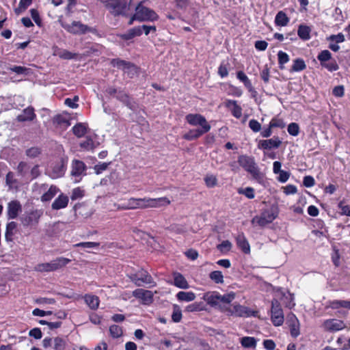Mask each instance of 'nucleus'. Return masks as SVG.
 Here are the masks:
<instances>
[{
    "label": "nucleus",
    "mask_w": 350,
    "mask_h": 350,
    "mask_svg": "<svg viewBox=\"0 0 350 350\" xmlns=\"http://www.w3.org/2000/svg\"><path fill=\"white\" fill-rule=\"evenodd\" d=\"M265 291L267 292L272 291L274 294L275 297L271 301V319L275 326H280L284 323V317L283 310L276 298L282 295V297L289 300L288 302H285V304L286 307L291 308L295 305L293 302L294 297L293 295L288 293L287 295L284 294L281 291L280 288L275 289L271 284L266 282H264V291Z\"/></svg>",
    "instance_id": "f257e3e1"
},
{
    "label": "nucleus",
    "mask_w": 350,
    "mask_h": 350,
    "mask_svg": "<svg viewBox=\"0 0 350 350\" xmlns=\"http://www.w3.org/2000/svg\"><path fill=\"white\" fill-rule=\"evenodd\" d=\"M170 204V200L166 197L150 198H130L124 203L118 205V210L144 209L148 208H158L161 206H167Z\"/></svg>",
    "instance_id": "f03ea898"
},
{
    "label": "nucleus",
    "mask_w": 350,
    "mask_h": 350,
    "mask_svg": "<svg viewBox=\"0 0 350 350\" xmlns=\"http://www.w3.org/2000/svg\"><path fill=\"white\" fill-rule=\"evenodd\" d=\"M185 120L191 126H200V128L191 129L183 135L186 140L191 141L196 139L208 133L211 130V125L206 119L199 113H189L185 116Z\"/></svg>",
    "instance_id": "7ed1b4c3"
},
{
    "label": "nucleus",
    "mask_w": 350,
    "mask_h": 350,
    "mask_svg": "<svg viewBox=\"0 0 350 350\" xmlns=\"http://www.w3.org/2000/svg\"><path fill=\"white\" fill-rule=\"evenodd\" d=\"M113 16H126L129 5L126 0H99Z\"/></svg>",
    "instance_id": "20e7f679"
},
{
    "label": "nucleus",
    "mask_w": 350,
    "mask_h": 350,
    "mask_svg": "<svg viewBox=\"0 0 350 350\" xmlns=\"http://www.w3.org/2000/svg\"><path fill=\"white\" fill-rule=\"evenodd\" d=\"M221 312H226L228 316L247 318L256 315V312L249 308L235 303L230 306H224Z\"/></svg>",
    "instance_id": "39448f33"
},
{
    "label": "nucleus",
    "mask_w": 350,
    "mask_h": 350,
    "mask_svg": "<svg viewBox=\"0 0 350 350\" xmlns=\"http://www.w3.org/2000/svg\"><path fill=\"white\" fill-rule=\"evenodd\" d=\"M70 260L64 257H59L49 262L40 263L35 267V270L39 272L54 271L65 267Z\"/></svg>",
    "instance_id": "423d86ee"
},
{
    "label": "nucleus",
    "mask_w": 350,
    "mask_h": 350,
    "mask_svg": "<svg viewBox=\"0 0 350 350\" xmlns=\"http://www.w3.org/2000/svg\"><path fill=\"white\" fill-rule=\"evenodd\" d=\"M135 16L139 22L155 21L159 18L158 14L153 10L143 5L142 2L135 8Z\"/></svg>",
    "instance_id": "0eeeda50"
},
{
    "label": "nucleus",
    "mask_w": 350,
    "mask_h": 350,
    "mask_svg": "<svg viewBox=\"0 0 350 350\" xmlns=\"http://www.w3.org/2000/svg\"><path fill=\"white\" fill-rule=\"evenodd\" d=\"M59 21L64 29L72 34H84L88 31H92V28L79 21H73L71 24H68L61 20Z\"/></svg>",
    "instance_id": "6e6552de"
},
{
    "label": "nucleus",
    "mask_w": 350,
    "mask_h": 350,
    "mask_svg": "<svg viewBox=\"0 0 350 350\" xmlns=\"http://www.w3.org/2000/svg\"><path fill=\"white\" fill-rule=\"evenodd\" d=\"M132 282L137 286H142L145 284L150 286H155V282L152 276L145 270H141L130 277Z\"/></svg>",
    "instance_id": "1a4fd4ad"
},
{
    "label": "nucleus",
    "mask_w": 350,
    "mask_h": 350,
    "mask_svg": "<svg viewBox=\"0 0 350 350\" xmlns=\"http://www.w3.org/2000/svg\"><path fill=\"white\" fill-rule=\"evenodd\" d=\"M86 170L87 166L83 161L77 159L72 161L70 175L75 183H79L86 175Z\"/></svg>",
    "instance_id": "9d476101"
},
{
    "label": "nucleus",
    "mask_w": 350,
    "mask_h": 350,
    "mask_svg": "<svg viewBox=\"0 0 350 350\" xmlns=\"http://www.w3.org/2000/svg\"><path fill=\"white\" fill-rule=\"evenodd\" d=\"M66 170V162L62 159L52 164L49 174L52 178H58L64 175Z\"/></svg>",
    "instance_id": "9b49d317"
},
{
    "label": "nucleus",
    "mask_w": 350,
    "mask_h": 350,
    "mask_svg": "<svg viewBox=\"0 0 350 350\" xmlns=\"http://www.w3.org/2000/svg\"><path fill=\"white\" fill-rule=\"evenodd\" d=\"M265 204L264 207V223H270L274 220L278 215V208L275 202L271 204Z\"/></svg>",
    "instance_id": "f8f14e48"
},
{
    "label": "nucleus",
    "mask_w": 350,
    "mask_h": 350,
    "mask_svg": "<svg viewBox=\"0 0 350 350\" xmlns=\"http://www.w3.org/2000/svg\"><path fill=\"white\" fill-rule=\"evenodd\" d=\"M323 327L326 331L334 332L345 329L346 327V325L344 321L341 320L331 319L325 321L323 322Z\"/></svg>",
    "instance_id": "ddd939ff"
},
{
    "label": "nucleus",
    "mask_w": 350,
    "mask_h": 350,
    "mask_svg": "<svg viewBox=\"0 0 350 350\" xmlns=\"http://www.w3.org/2000/svg\"><path fill=\"white\" fill-rule=\"evenodd\" d=\"M40 190L44 191V193L40 198L42 202H49L51 201L55 195L59 192V189L55 185H51L48 188V185L46 184H42L40 185Z\"/></svg>",
    "instance_id": "4468645a"
},
{
    "label": "nucleus",
    "mask_w": 350,
    "mask_h": 350,
    "mask_svg": "<svg viewBox=\"0 0 350 350\" xmlns=\"http://www.w3.org/2000/svg\"><path fill=\"white\" fill-rule=\"evenodd\" d=\"M238 162L239 165L253 176L257 174V169L253 159L247 156H240Z\"/></svg>",
    "instance_id": "2eb2a0df"
},
{
    "label": "nucleus",
    "mask_w": 350,
    "mask_h": 350,
    "mask_svg": "<svg viewBox=\"0 0 350 350\" xmlns=\"http://www.w3.org/2000/svg\"><path fill=\"white\" fill-rule=\"evenodd\" d=\"M133 295L140 299L144 304H149L153 301V294L150 291L137 288L133 292Z\"/></svg>",
    "instance_id": "dca6fc26"
},
{
    "label": "nucleus",
    "mask_w": 350,
    "mask_h": 350,
    "mask_svg": "<svg viewBox=\"0 0 350 350\" xmlns=\"http://www.w3.org/2000/svg\"><path fill=\"white\" fill-rule=\"evenodd\" d=\"M286 323L291 329V334L293 337H297L299 334V323L293 313L287 315Z\"/></svg>",
    "instance_id": "f3484780"
},
{
    "label": "nucleus",
    "mask_w": 350,
    "mask_h": 350,
    "mask_svg": "<svg viewBox=\"0 0 350 350\" xmlns=\"http://www.w3.org/2000/svg\"><path fill=\"white\" fill-rule=\"evenodd\" d=\"M202 299L212 307H218L221 310L224 307V306L219 305V293L218 292H207L204 294Z\"/></svg>",
    "instance_id": "a211bd4d"
},
{
    "label": "nucleus",
    "mask_w": 350,
    "mask_h": 350,
    "mask_svg": "<svg viewBox=\"0 0 350 350\" xmlns=\"http://www.w3.org/2000/svg\"><path fill=\"white\" fill-rule=\"evenodd\" d=\"M111 64L118 68L122 69L124 72L131 70L133 72H136L137 68L133 64L129 62L121 60L119 59H113L111 61Z\"/></svg>",
    "instance_id": "6ab92c4d"
},
{
    "label": "nucleus",
    "mask_w": 350,
    "mask_h": 350,
    "mask_svg": "<svg viewBox=\"0 0 350 350\" xmlns=\"http://www.w3.org/2000/svg\"><path fill=\"white\" fill-rule=\"evenodd\" d=\"M69 201L68 197L61 193L51 204L53 210H59L66 208Z\"/></svg>",
    "instance_id": "aec40b11"
},
{
    "label": "nucleus",
    "mask_w": 350,
    "mask_h": 350,
    "mask_svg": "<svg viewBox=\"0 0 350 350\" xmlns=\"http://www.w3.org/2000/svg\"><path fill=\"white\" fill-rule=\"evenodd\" d=\"M285 126V124L282 119L273 118L269 122V128L264 129V137H268L272 133L271 129L273 128L282 129Z\"/></svg>",
    "instance_id": "412c9836"
},
{
    "label": "nucleus",
    "mask_w": 350,
    "mask_h": 350,
    "mask_svg": "<svg viewBox=\"0 0 350 350\" xmlns=\"http://www.w3.org/2000/svg\"><path fill=\"white\" fill-rule=\"evenodd\" d=\"M30 170V165L26 161H21L17 165L16 172L19 176L27 180Z\"/></svg>",
    "instance_id": "4be33fe9"
},
{
    "label": "nucleus",
    "mask_w": 350,
    "mask_h": 350,
    "mask_svg": "<svg viewBox=\"0 0 350 350\" xmlns=\"http://www.w3.org/2000/svg\"><path fill=\"white\" fill-rule=\"evenodd\" d=\"M36 118L34 109L32 107H27L25 109L23 113L17 116L18 122L31 121Z\"/></svg>",
    "instance_id": "5701e85b"
},
{
    "label": "nucleus",
    "mask_w": 350,
    "mask_h": 350,
    "mask_svg": "<svg viewBox=\"0 0 350 350\" xmlns=\"http://www.w3.org/2000/svg\"><path fill=\"white\" fill-rule=\"evenodd\" d=\"M17 232V224L14 221L9 222L6 226L5 238L8 242L12 241L14 235Z\"/></svg>",
    "instance_id": "b1692460"
},
{
    "label": "nucleus",
    "mask_w": 350,
    "mask_h": 350,
    "mask_svg": "<svg viewBox=\"0 0 350 350\" xmlns=\"http://www.w3.org/2000/svg\"><path fill=\"white\" fill-rule=\"evenodd\" d=\"M226 106L231 111L235 118H240L241 117L242 109L238 105L237 101L228 100L226 103Z\"/></svg>",
    "instance_id": "393cba45"
},
{
    "label": "nucleus",
    "mask_w": 350,
    "mask_h": 350,
    "mask_svg": "<svg viewBox=\"0 0 350 350\" xmlns=\"http://www.w3.org/2000/svg\"><path fill=\"white\" fill-rule=\"evenodd\" d=\"M53 122L57 126L66 129L70 126L69 119L67 115L58 114L53 119Z\"/></svg>",
    "instance_id": "a878e982"
},
{
    "label": "nucleus",
    "mask_w": 350,
    "mask_h": 350,
    "mask_svg": "<svg viewBox=\"0 0 350 350\" xmlns=\"http://www.w3.org/2000/svg\"><path fill=\"white\" fill-rule=\"evenodd\" d=\"M238 247L245 254L250 253V246L243 234L238 235L236 240Z\"/></svg>",
    "instance_id": "bb28decb"
},
{
    "label": "nucleus",
    "mask_w": 350,
    "mask_h": 350,
    "mask_svg": "<svg viewBox=\"0 0 350 350\" xmlns=\"http://www.w3.org/2000/svg\"><path fill=\"white\" fill-rule=\"evenodd\" d=\"M21 211V204L17 201H12L8 204V214L10 218L14 219Z\"/></svg>",
    "instance_id": "cd10ccee"
},
{
    "label": "nucleus",
    "mask_w": 350,
    "mask_h": 350,
    "mask_svg": "<svg viewBox=\"0 0 350 350\" xmlns=\"http://www.w3.org/2000/svg\"><path fill=\"white\" fill-rule=\"evenodd\" d=\"M174 284L180 288L187 289L189 288L187 281L185 277L179 273H174Z\"/></svg>",
    "instance_id": "c85d7f7f"
},
{
    "label": "nucleus",
    "mask_w": 350,
    "mask_h": 350,
    "mask_svg": "<svg viewBox=\"0 0 350 350\" xmlns=\"http://www.w3.org/2000/svg\"><path fill=\"white\" fill-rule=\"evenodd\" d=\"M142 34V28L140 26L135 27L128 30L125 33L121 35V38L124 40H131L136 36H139Z\"/></svg>",
    "instance_id": "c756f323"
},
{
    "label": "nucleus",
    "mask_w": 350,
    "mask_h": 350,
    "mask_svg": "<svg viewBox=\"0 0 350 350\" xmlns=\"http://www.w3.org/2000/svg\"><path fill=\"white\" fill-rule=\"evenodd\" d=\"M53 54L64 59H72L77 56V53H73L64 49H59L57 47L54 49Z\"/></svg>",
    "instance_id": "7c9ffc66"
},
{
    "label": "nucleus",
    "mask_w": 350,
    "mask_h": 350,
    "mask_svg": "<svg viewBox=\"0 0 350 350\" xmlns=\"http://www.w3.org/2000/svg\"><path fill=\"white\" fill-rule=\"evenodd\" d=\"M237 79L244 83L245 86L252 92V96L254 97L256 92L253 90L252 85L250 80L243 71H239L237 74Z\"/></svg>",
    "instance_id": "2f4dec72"
},
{
    "label": "nucleus",
    "mask_w": 350,
    "mask_h": 350,
    "mask_svg": "<svg viewBox=\"0 0 350 350\" xmlns=\"http://www.w3.org/2000/svg\"><path fill=\"white\" fill-rule=\"evenodd\" d=\"M311 28L305 25H300L297 29L298 36L303 40L310 39Z\"/></svg>",
    "instance_id": "473e14b6"
},
{
    "label": "nucleus",
    "mask_w": 350,
    "mask_h": 350,
    "mask_svg": "<svg viewBox=\"0 0 350 350\" xmlns=\"http://www.w3.org/2000/svg\"><path fill=\"white\" fill-rule=\"evenodd\" d=\"M281 144L282 141L278 137H274L273 138L264 140V150H271L278 148Z\"/></svg>",
    "instance_id": "72a5a7b5"
},
{
    "label": "nucleus",
    "mask_w": 350,
    "mask_h": 350,
    "mask_svg": "<svg viewBox=\"0 0 350 350\" xmlns=\"http://www.w3.org/2000/svg\"><path fill=\"white\" fill-rule=\"evenodd\" d=\"M88 130V124L85 123H77L72 127V132L77 137H82Z\"/></svg>",
    "instance_id": "f704fd0d"
},
{
    "label": "nucleus",
    "mask_w": 350,
    "mask_h": 350,
    "mask_svg": "<svg viewBox=\"0 0 350 350\" xmlns=\"http://www.w3.org/2000/svg\"><path fill=\"white\" fill-rule=\"evenodd\" d=\"M176 297L181 301H192L196 299V295L191 291H180L176 294Z\"/></svg>",
    "instance_id": "c9c22d12"
},
{
    "label": "nucleus",
    "mask_w": 350,
    "mask_h": 350,
    "mask_svg": "<svg viewBox=\"0 0 350 350\" xmlns=\"http://www.w3.org/2000/svg\"><path fill=\"white\" fill-rule=\"evenodd\" d=\"M116 98L127 106L129 108H133V104L131 103V100L129 96L124 91L119 90L118 94H116Z\"/></svg>",
    "instance_id": "e433bc0d"
},
{
    "label": "nucleus",
    "mask_w": 350,
    "mask_h": 350,
    "mask_svg": "<svg viewBox=\"0 0 350 350\" xmlns=\"http://www.w3.org/2000/svg\"><path fill=\"white\" fill-rule=\"evenodd\" d=\"M85 303L92 310H96L99 306V299L97 296L86 295L84 297Z\"/></svg>",
    "instance_id": "4c0bfd02"
},
{
    "label": "nucleus",
    "mask_w": 350,
    "mask_h": 350,
    "mask_svg": "<svg viewBox=\"0 0 350 350\" xmlns=\"http://www.w3.org/2000/svg\"><path fill=\"white\" fill-rule=\"evenodd\" d=\"M289 22V18L286 16V14L280 11L275 16V23L278 26L284 27L288 25Z\"/></svg>",
    "instance_id": "58836bf2"
},
{
    "label": "nucleus",
    "mask_w": 350,
    "mask_h": 350,
    "mask_svg": "<svg viewBox=\"0 0 350 350\" xmlns=\"http://www.w3.org/2000/svg\"><path fill=\"white\" fill-rule=\"evenodd\" d=\"M67 341L65 338L55 337L53 338V348L54 350H65Z\"/></svg>",
    "instance_id": "ea45409f"
},
{
    "label": "nucleus",
    "mask_w": 350,
    "mask_h": 350,
    "mask_svg": "<svg viewBox=\"0 0 350 350\" xmlns=\"http://www.w3.org/2000/svg\"><path fill=\"white\" fill-rule=\"evenodd\" d=\"M306 65L305 62L301 58H297L293 61V66L291 67V72H300L306 69Z\"/></svg>",
    "instance_id": "a19ab883"
},
{
    "label": "nucleus",
    "mask_w": 350,
    "mask_h": 350,
    "mask_svg": "<svg viewBox=\"0 0 350 350\" xmlns=\"http://www.w3.org/2000/svg\"><path fill=\"white\" fill-rule=\"evenodd\" d=\"M317 59L322 66L324 64L332 59V53L328 50H323L319 53Z\"/></svg>",
    "instance_id": "79ce46f5"
},
{
    "label": "nucleus",
    "mask_w": 350,
    "mask_h": 350,
    "mask_svg": "<svg viewBox=\"0 0 350 350\" xmlns=\"http://www.w3.org/2000/svg\"><path fill=\"white\" fill-rule=\"evenodd\" d=\"M278 64H279L280 68L281 69L284 68V65L285 64H286L287 62H288V61L290 59L289 55L286 53H285L282 51H280L278 53Z\"/></svg>",
    "instance_id": "37998d69"
},
{
    "label": "nucleus",
    "mask_w": 350,
    "mask_h": 350,
    "mask_svg": "<svg viewBox=\"0 0 350 350\" xmlns=\"http://www.w3.org/2000/svg\"><path fill=\"white\" fill-rule=\"evenodd\" d=\"M209 277L217 284H222L224 282V275L219 271H214L211 272Z\"/></svg>",
    "instance_id": "c03bdc74"
},
{
    "label": "nucleus",
    "mask_w": 350,
    "mask_h": 350,
    "mask_svg": "<svg viewBox=\"0 0 350 350\" xmlns=\"http://www.w3.org/2000/svg\"><path fill=\"white\" fill-rule=\"evenodd\" d=\"M204 310V306L202 302H195L191 304L188 305L185 308V311L187 312H198L202 311Z\"/></svg>",
    "instance_id": "a18cd8bd"
},
{
    "label": "nucleus",
    "mask_w": 350,
    "mask_h": 350,
    "mask_svg": "<svg viewBox=\"0 0 350 350\" xmlns=\"http://www.w3.org/2000/svg\"><path fill=\"white\" fill-rule=\"evenodd\" d=\"M241 343L243 347L249 348V347H255L256 345V342L253 337L245 336L241 338Z\"/></svg>",
    "instance_id": "49530a36"
},
{
    "label": "nucleus",
    "mask_w": 350,
    "mask_h": 350,
    "mask_svg": "<svg viewBox=\"0 0 350 350\" xmlns=\"http://www.w3.org/2000/svg\"><path fill=\"white\" fill-rule=\"evenodd\" d=\"M172 319L175 323L180 322L182 319V311L180 308L177 305H174Z\"/></svg>",
    "instance_id": "de8ad7c7"
},
{
    "label": "nucleus",
    "mask_w": 350,
    "mask_h": 350,
    "mask_svg": "<svg viewBox=\"0 0 350 350\" xmlns=\"http://www.w3.org/2000/svg\"><path fill=\"white\" fill-rule=\"evenodd\" d=\"M8 70L16 73L17 75H27L29 73V69L21 66H13L8 68Z\"/></svg>",
    "instance_id": "09e8293b"
},
{
    "label": "nucleus",
    "mask_w": 350,
    "mask_h": 350,
    "mask_svg": "<svg viewBox=\"0 0 350 350\" xmlns=\"http://www.w3.org/2000/svg\"><path fill=\"white\" fill-rule=\"evenodd\" d=\"M322 67L326 68L329 72H334L339 69L338 64L334 59H331V60L324 64Z\"/></svg>",
    "instance_id": "8fccbe9b"
},
{
    "label": "nucleus",
    "mask_w": 350,
    "mask_h": 350,
    "mask_svg": "<svg viewBox=\"0 0 350 350\" xmlns=\"http://www.w3.org/2000/svg\"><path fill=\"white\" fill-rule=\"evenodd\" d=\"M41 154L40 148L38 147H31L26 150L25 154L31 159L38 157Z\"/></svg>",
    "instance_id": "3c124183"
},
{
    "label": "nucleus",
    "mask_w": 350,
    "mask_h": 350,
    "mask_svg": "<svg viewBox=\"0 0 350 350\" xmlns=\"http://www.w3.org/2000/svg\"><path fill=\"white\" fill-rule=\"evenodd\" d=\"M32 3V0H21L18 7L15 9L16 14H20L22 12L25 10Z\"/></svg>",
    "instance_id": "603ef678"
},
{
    "label": "nucleus",
    "mask_w": 350,
    "mask_h": 350,
    "mask_svg": "<svg viewBox=\"0 0 350 350\" xmlns=\"http://www.w3.org/2000/svg\"><path fill=\"white\" fill-rule=\"evenodd\" d=\"M235 298V294L234 293H229L227 294H224L223 295L219 294V305H221V303L223 304H230L232 302L234 299Z\"/></svg>",
    "instance_id": "864d4df0"
},
{
    "label": "nucleus",
    "mask_w": 350,
    "mask_h": 350,
    "mask_svg": "<svg viewBox=\"0 0 350 350\" xmlns=\"http://www.w3.org/2000/svg\"><path fill=\"white\" fill-rule=\"evenodd\" d=\"M109 333L113 338H119L122 335V328L117 325H112L109 327Z\"/></svg>",
    "instance_id": "5fc2aeb1"
},
{
    "label": "nucleus",
    "mask_w": 350,
    "mask_h": 350,
    "mask_svg": "<svg viewBox=\"0 0 350 350\" xmlns=\"http://www.w3.org/2000/svg\"><path fill=\"white\" fill-rule=\"evenodd\" d=\"M204 181H205L206 185L210 188L214 187L217 184V178L213 174H207L204 177Z\"/></svg>",
    "instance_id": "6e6d98bb"
},
{
    "label": "nucleus",
    "mask_w": 350,
    "mask_h": 350,
    "mask_svg": "<svg viewBox=\"0 0 350 350\" xmlns=\"http://www.w3.org/2000/svg\"><path fill=\"white\" fill-rule=\"evenodd\" d=\"M85 191L80 187L75 188L72 190L70 198L72 201L81 199L84 196Z\"/></svg>",
    "instance_id": "4d7b16f0"
},
{
    "label": "nucleus",
    "mask_w": 350,
    "mask_h": 350,
    "mask_svg": "<svg viewBox=\"0 0 350 350\" xmlns=\"http://www.w3.org/2000/svg\"><path fill=\"white\" fill-rule=\"evenodd\" d=\"M238 193L239 194H243L245 196L249 199H252L254 198V191L252 187H246V188H239L238 189Z\"/></svg>",
    "instance_id": "13d9d810"
},
{
    "label": "nucleus",
    "mask_w": 350,
    "mask_h": 350,
    "mask_svg": "<svg viewBox=\"0 0 350 350\" xmlns=\"http://www.w3.org/2000/svg\"><path fill=\"white\" fill-rule=\"evenodd\" d=\"M5 182L7 185L9 186V187L12 188L14 186L16 185L18 183L17 180L14 177V174L12 172H9L5 177Z\"/></svg>",
    "instance_id": "bf43d9fd"
},
{
    "label": "nucleus",
    "mask_w": 350,
    "mask_h": 350,
    "mask_svg": "<svg viewBox=\"0 0 350 350\" xmlns=\"http://www.w3.org/2000/svg\"><path fill=\"white\" fill-rule=\"evenodd\" d=\"M288 133L293 136H297L299 133V126L298 124L292 122L288 124L287 128Z\"/></svg>",
    "instance_id": "052dcab7"
},
{
    "label": "nucleus",
    "mask_w": 350,
    "mask_h": 350,
    "mask_svg": "<svg viewBox=\"0 0 350 350\" xmlns=\"http://www.w3.org/2000/svg\"><path fill=\"white\" fill-rule=\"evenodd\" d=\"M40 175V172L39 170V165H35L33 167L29 170V173L28 176L27 180H33L36 178Z\"/></svg>",
    "instance_id": "680f3d73"
},
{
    "label": "nucleus",
    "mask_w": 350,
    "mask_h": 350,
    "mask_svg": "<svg viewBox=\"0 0 350 350\" xmlns=\"http://www.w3.org/2000/svg\"><path fill=\"white\" fill-rule=\"evenodd\" d=\"M232 245L230 241L226 240L222 241L220 244L217 245V249L221 252H228L231 250Z\"/></svg>",
    "instance_id": "e2e57ef3"
},
{
    "label": "nucleus",
    "mask_w": 350,
    "mask_h": 350,
    "mask_svg": "<svg viewBox=\"0 0 350 350\" xmlns=\"http://www.w3.org/2000/svg\"><path fill=\"white\" fill-rule=\"evenodd\" d=\"M99 243L96 242H81L75 244L74 246L76 247H83V248H94L99 246Z\"/></svg>",
    "instance_id": "0e129e2a"
},
{
    "label": "nucleus",
    "mask_w": 350,
    "mask_h": 350,
    "mask_svg": "<svg viewBox=\"0 0 350 350\" xmlns=\"http://www.w3.org/2000/svg\"><path fill=\"white\" fill-rule=\"evenodd\" d=\"M329 41H335L336 43H341L345 42V36L342 33H338L336 35H331L327 38Z\"/></svg>",
    "instance_id": "69168bd1"
},
{
    "label": "nucleus",
    "mask_w": 350,
    "mask_h": 350,
    "mask_svg": "<svg viewBox=\"0 0 350 350\" xmlns=\"http://www.w3.org/2000/svg\"><path fill=\"white\" fill-rule=\"evenodd\" d=\"M29 335L35 339H40L42 337V333L40 328H33L29 332Z\"/></svg>",
    "instance_id": "338daca9"
},
{
    "label": "nucleus",
    "mask_w": 350,
    "mask_h": 350,
    "mask_svg": "<svg viewBox=\"0 0 350 350\" xmlns=\"http://www.w3.org/2000/svg\"><path fill=\"white\" fill-rule=\"evenodd\" d=\"M338 208L341 211L340 214L342 215H347L350 217V206L345 205L342 202L338 204Z\"/></svg>",
    "instance_id": "774afa93"
}]
</instances>
